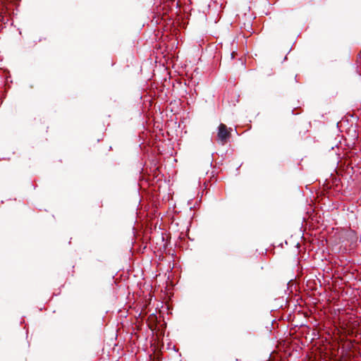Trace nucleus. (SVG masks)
I'll return each mask as SVG.
<instances>
[{
  "label": "nucleus",
  "instance_id": "f03ea898",
  "mask_svg": "<svg viewBox=\"0 0 361 361\" xmlns=\"http://www.w3.org/2000/svg\"><path fill=\"white\" fill-rule=\"evenodd\" d=\"M48 128H49V127H48V126H46V128H45V133H48Z\"/></svg>",
  "mask_w": 361,
  "mask_h": 361
},
{
  "label": "nucleus",
  "instance_id": "f257e3e1",
  "mask_svg": "<svg viewBox=\"0 0 361 361\" xmlns=\"http://www.w3.org/2000/svg\"><path fill=\"white\" fill-rule=\"evenodd\" d=\"M218 130V141L220 142L222 145H224L226 143H227L228 140L230 138L231 135V131L227 128V126L224 123H221L219 126Z\"/></svg>",
  "mask_w": 361,
  "mask_h": 361
},
{
  "label": "nucleus",
  "instance_id": "7ed1b4c3",
  "mask_svg": "<svg viewBox=\"0 0 361 361\" xmlns=\"http://www.w3.org/2000/svg\"><path fill=\"white\" fill-rule=\"evenodd\" d=\"M235 54V52H234V51L231 54V56H232V58H233V57H234Z\"/></svg>",
  "mask_w": 361,
  "mask_h": 361
}]
</instances>
